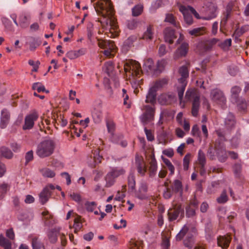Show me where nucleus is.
I'll use <instances>...</instances> for the list:
<instances>
[{
	"instance_id": "44",
	"label": "nucleus",
	"mask_w": 249,
	"mask_h": 249,
	"mask_svg": "<svg viewBox=\"0 0 249 249\" xmlns=\"http://www.w3.org/2000/svg\"><path fill=\"white\" fill-rule=\"evenodd\" d=\"M189 231V228L187 226L184 225L179 232L176 236L177 241H181L184 236L186 235Z\"/></svg>"
},
{
	"instance_id": "19",
	"label": "nucleus",
	"mask_w": 249,
	"mask_h": 249,
	"mask_svg": "<svg viewBox=\"0 0 249 249\" xmlns=\"http://www.w3.org/2000/svg\"><path fill=\"white\" fill-rule=\"evenodd\" d=\"M231 238L230 236H219L217 238V244L223 249H227L231 242Z\"/></svg>"
},
{
	"instance_id": "17",
	"label": "nucleus",
	"mask_w": 249,
	"mask_h": 249,
	"mask_svg": "<svg viewBox=\"0 0 249 249\" xmlns=\"http://www.w3.org/2000/svg\"><path fill=\"white\" fill-rule=\"evenodd\" d=\"M43 216L44 225L48 227H51L55 223V220L53 218L52 215L50 214L48 211H44L42 213Z\"/></svg>"
},
{
	"instance_id": "43",
	"label": "nucleus",
	"mask_w": 249,
	"mask_h": 249,
	"mask_svg": "<svg viewBox=\"0 0 249 249\" xmlns=\"http://www.w3.org/2000/svg\"><path fill=\"white\" fill-rule=\"evenodd\" d=\"M92 118L95 123H100L102 119V113L100 111L95 110L92 112Z\"/></svg>"
},
{
	"instance_id": "54",
	"label": "nucleus",
	"mask_w": 249,
	"mask_h": 249,
	"mask_svg": "<svg viewBox=\"0 0 249 249\" xmlns=\"http://www.w3.org/2000/svg\"><path fill=\"white\" fill-rule=\"evenodd\" d=\"M231 44V38L227 39L223 42L218 43V46L223 49H226L229 47Z\"/></svg>"
},
{
	"instance_id": "16",
	"label": "nucleus",
	"mask_w": 249,
	"mask_h": 249,
	"mask_svg": "<svg viewBox=\"0 0 249 249\" xmlns=\"http://www.w3.org/2000/svg\"><path fill=\"white\" fill-rule=\"evenodd\" d=\"M60 231V228H54L48 230L47 236L50 242L55 243L57 241V235Z\"/></svg>"
},
{
	"instance_id": "62",
	"label": "nucleus",
	"mask_w": 249,
	"mask_h": 249,
	"mask_svg": "<svg viewBox=\"0 0 249 249\" xmlns=\"http://www.w3.org/2000/svg\"><path fill=\"white\" fill-rule=\"evenodd\" d=\"M93 25L92 23L90 22L88 24V26H87V32H88L87 36H88V38L90 40L91 39V38L93 36Z\"/></svg>"
},
{
	"instance_id": "14",
	"label": "nucleus",
	"mask_w": 249,
	"mask_h": 249,
	"mask_svg": "<svg viewBox=\"0 0 249 249\" xmlns=\"http://www.w3.org/2000/svg\"><path fill=\"white\" fill-rule=\"evenodd\" d=\"M135 164L138 172L142 176H144L146 172V168L143 159L139 157L138 155H136L135 157Z\"/></svg>"
},
{
	"instance_id": "38",
	"label": "nucleus",
	"mask_w": 249,
	"mask_h": 249,
	"mask_svg": "<svg viewBox=\"0 0 249 249\" xmlns=\"http://www.w3.org/2000/svg\"><path fill=\"white\" fill-rule=\"evenodd\" d=\"M19 25L22 28H26L29 25L28 16L25 15H21L19 17Z\"/></svg>"
},
{
	"instance_id": "48",
	"label": "nucleus",
	"mask_w": 249,
	"mask_h": 249,
	"mask_svg": "<svg viewBox=\"0 0 249 249\" xmlns=\"http://www.w3.org/2000/svg\"><path fill=\"white\" fill-rule=\"evenodd\" d=\"M165 22H169L173 25L175 27H178V25L176 23L175 17L172 14H167L164 20Z\"/></svg>"
},
{
	"instance_id": "53",
	"label": "nucleus",
	"mask_w": 249,
	"mask_h": 249,
	"mask_svg": "<svg viewBox=\"0 0 249 249\" xmlns=\"http://www.w3.org/2000/svg\"><path fill=\"white\" fill-rule=\"evenodd\" d=\"M167 83V80L166 79H162L161 80L156 81L152 87L155 88L156 89L158 90L159 88L162 87Z\"/></svg>"
},
{
	"instance_id": "32",
	"label": "nucleus",
	"mask_w": 249,
	"mask_h": 249,
	"mask_svg": "<svg viewBox=\"0 0 249 249\" xmlns=\"http://www.w3.org/2000/svg\"><path fill=\"white\" fill-rule=\"evenodd\" d=\"M110 172L115 178H117L120 176L124 175L126 171L122 167H115L111 169Z\"/></svg>"
},
{
	"instance_id": "12",
	"label": "nucleus",
	"mask_w": 249,
	"mask_h": 249,
	"mask_svg": "<svg viewBox=\"0 0 249 249\" xmlns=\"http://www.w3.org/2000/svg\"><path fill=\"white\" fill-rule=\"evenodd\" d=\"M163 33L165 41L170 44H173L174 39L177 37L175 31L171 28L167 27L164 29Z\"/></svg>"
},
{
	"instance_id": "60",
	"label": "nucleus",
	"mask_w": 249,
	"mask_h": 249,
	"mask_svg": "<svg viewBox=\"0 0 249 249\" xmlns=\"http://www.w3.org/2000/svg\"><path fill=\"white\" fill-rule=\"evenodd\" d=\"M193 239L191 235H188L186 239L184 241V245L185 247L191 249L192 247Z\"/></svg>"
},
{
	"instance_id": "1",
	"label": "nucleus",
	"mask_w": 249,
	"mask_h": 249,
	"mask_svg": "<svg viewBox=\"0 0 249 249\" xmlns=\"http://www.w3.org/2000/svg\"><path fill=\"white\" fill-rule=\"evenodd\" d=\"M55 145V143L53 140H44L38 145L36 154L41 158L49 157L53 152Z\"/></svg>"
},
{
	"instance_id": "49",
	"label": "nucleus",
	"mask_w": 249,
	"mask_h": 249,
	"mask_svg": "<svg viewBox=\"0 0 249 249\" xmlns=\"http://www.w3.org/2000/svg\"><path fill=\"white\" fill-rule=\"evenodd\" d=\"M228 200V197L225 190H223L220 196L217 198L218 203L223 204L226 203Z\"/></svg>"
},
{
	"instance_id": "52",
	"label": "nucleus",
	"mask_w": 249,
	"mask_h": 249,
	"mask_svg": "<svg viewBox=\"0 0 249 249\" xmlns=\"http://www.w3.org/2000/svg\"><path fill=\"white\" fill-rule=\"evenodd\" d=\"M242 170V166L240 164L236 163L233 166V172L234 176L237 178H239Z\"/></svg>"
},
{
	"instance_id": "45",
	"label": "nucleus",
	"mask_w": 249,
	"mask_h": 249,
	"mask_svg": "<svg viewBox=\"0 0 249 249\" xmlns=\"http://www.w3.org/2000/svg\"><path fill=\"white\" fill-rule=\"evenodd\" d=\"M192 158V155L190 153H187L184 157L183 160V169L187 171L189 169L190 160Z\"/></svg>"
},
{
	"instance_id": "30",
	"label": "nucleus",
	"mask_w": 249,
	"mask_h": 249,
	"mask_svg": "<svg viewBox=\"0 0 249 249\" xmlns=\"http://www.w3.org/2000/svg\"><path fill=\"white\" fill-rule=\"evenodd\" d=\"M232 10V6L230 4H228L226 6V11L224 13V17L221 22H224L225 24L227 23L229 18L231 17Z\"/></svg>"
},
{
	"instance_id": "28",
	"label": "nucleus",
	"mask_w": 249,
	"mask_h": 249,
	"mask_svg": "<svg viewBox=\"0 0 249 249\" xmlns=\"http://www.w3.org/2000/svg\"><path fill=\"white\" fill-rule=\"evenodd\" d=\"M0 153L3 157L6 159H10L13 157V153L11 150L5 146L0 148Z\"/></svg>"
},
{
	"instance_id": "27",
	"label": "nucleus",
	"mask_w": 249,
	"mask_h": 249,
	"mask_svg": "<svg viewBox=\"0 0 249 249\" xmlns=\"http://www.w3.org/2000/svg\"><path fill=\"white\" fill-rule=\"evenodd\" d=\"M200 106L199 97H196L193 100L192 113L194 116H196L198 114Z\"/></svg>"
},
{
	"instance_id": "34",
	"label": "nucleus",
	"mask_w": 249,
	"mask_h": 249,
	"mask_svg": "<svg viewBox=\"0 0 249 249\" xmlns=\"http://www.w3.org/2000/svg\"><path fill=\"white\" fill-rule=\"evenodd\" d=\"M115 178L110 172H108L105 177V180L106 181V186L107 187H110L112 186L115 182Z\"/></svg>"
},
{
	"instance_id": "26",
	"label": "nucleus",
	"mask_w": 249,
	"mask_h": 249,
	"mask_svg": "<svg viewBox=\"0 0 249 249\" xmlns=\"http://www.w3.org/2000/svg\"><path fill=\"white\" fill-rule=\"evenodd\" d=\"M206 32V28L204 27L196 28L189 31L190 35L195 36L203 35L205 34Z\"/></svg>"
},
{
	"instance_id": "3",
	"label": "nucleus",
	"mask_w": 249,
	"mask_h": 249,
	"mask_svg": "<svg viewBox=\"0 0 249 249\" xmlns=\"http://www.w3.org/2000/svg\"><path fill=\"white\" fill-rule=\"evenodd\" d=\"M142 109L144 111L140 117V120L142 124L145 125L154 120L155 107L150 105H144Z\"/></svg>"
},
{
	"instance_id": "7",
	"label": "nucleus",
	"mask_w": 249,
	"mask_h": 249,
	"mask_svg": "<svg viewBox=\"0 0 249 249\" xmlns=\"http://www.w3.org/2000/svg\"><path fill=\"white\" fill-rule=\"evenodd\" d=\"M39 115L36 111H33L27 115L24 119V124L22 126L23 130H30L32 129L35 124V121L37 120Z\"/></svg>"
},
{
	"instance_id": "22",
	"label": "nucleus",
	"mask_w": 249,
	"mask_h": 249,
	"mask_svg": "<svg viewBox=\"0 0 249 249\" xmlns=\"http://www.w3.org/2000/svg\"><path fill=\"white\" fill-rule=\"evenodd\" d=\"M227 151L225 149L220 148L216 149V155L219 161L224 162L228 158Z\"/></svg>"
},
{
	"instance_id": "10",
	"label": "nucleus",
	"mask_w": 249,
	"mask_h": 249,
	"mask_svg": "<svg viewBox=\"0 0 249 249\" xmlns=\"http://www.w3.org/2000/svg\"><path fill=\"white\" fill-rule=\"evenodd\" d=\"M175 100V95L172 92L161 94L159 96L158 99V102L161 105H171Z\"/></svg>"
},
{
	"instance_id": "57",
	"label": "nucleus",
	"mask_w": 249,
	"mask_h": 249,
	"mask_svg": "<svg viewBox=\"0 0 249 249\" xmlns=\"http://www.w3.org/2000/svg\"><path fill=\"white\" fill-rule=\"evenodd\" d=\"M138 22L135 19H131L127 21V26L130 30H133L138 26Z\"/></svg>"
},
{
	"instance_id": "20",
	"label": "nucleus",
	"mask_w": 249,
	"mask_h": 249,
	"mask_svg": "<svg viewBox=\"0 0 249 249\" xmlns=\"http://www.w3.org/2000/svg\"><path fill=\"white\" fill-rule=\"evenodd\" d=\"M27 39L28 42L27 43L29 45L30 50L31 51L35 50V49L41 44V41L38 38L30 36Z\"/></svg>"
},
{
	"instance_id": "6",
	"label": "nucleus",
	"mask_w": 249,
	"mask_h": 249,
	"mask_svg": "<svg viewBox=\"0 0 249 249\" xmlns=\"http://www.w3.org/2000/svg\"><path fill=\"white\" fill-rule=\"evenodd\" d=\"M167 215L169 221H173L178 217L181 219L184 216V208L181 205H176L168 210Z\"/></svg>"
},
{
	"instance_id": "29",
	"label": "nucleus",
	"mask_w": 249,
	"mask_h": 249,
	"mask_svg": "<svg viewBox=\"0 0 249 249\" xmlns=\"http://www.w3.org/2000/svg\"><path fill=\"white\" fill-rule=\"evenodd\" d=\"M233 103L237 104L238 108L240 111H245L246 110L247 108V103L245 99L240 98L238 99L237 102H233Z\"/></svg>"
},
{
	"instance_id": "59",
	"label": "nucleus",
	"mask_w": 249,
	"mask_h": 249,
	"mask_svg": "<svg viewBox=\"0 0 249 249\" xmlns=\"http://www.w3.org/2000/svg\"><path fill=\"white\" fill-rule=\"evenodd\" d=\"M93 154V160L96 163H100L101 162L103 159L102 156L99 155V151L98 150H95Z\"/></svg>"
},
{
	"instance_id": "31",
	"label": "nucleus",
	"mask_w": 249,
	"mask_h": 249,
	"mask_svg": "<svg viewBox=\"0 0 249 249\" xmlns=\"http://www.w3.org/2000/svg\"><path fill=\"white\" fill-rule=\"evenodd\" d=\"M0 246L4 249H11V242L3 235H0Z\"/></svg>"
},
{
	"instance_id": "21",
	"label": "nucleus",
	"mask_w": 249,
	"mask_h": 249,
	"mask_svg": "<svg viewBox=\"0 0 249 249\" xmlns=\"http://www.w3.org/2000/svg\"><path fill=\"white\" fill-rule=\"evenodd\" d=\"M151 160L150 161L149 176L153 177L155 175L157 169V161L154 154L150 155Z\"/></svg>"
},
{
	"instance_id": "8",
	"label": "nucleus",
	"mask_w": 249,
	"mask_h": 249,
	"mask_svg": "<svg viewBox=\"0 0 249 249\" xmlns=\"http://www.w3.org/2000/svg\"><path fill=\"white\" fill-rule=\"evenodd\" d=\"M236 123L235 115L233 113L229 112L224 118V126L227 131H231L235 128Z\"/></svg>"
},
{
	"instance_id": "50",
	"label": "nucleus",
	"mask_w": 249,
	"mask_h": 249,
	"mask_svg": "<svg viewBox=\"0 0 249 249\" xmlns=\"http://www.w3.org/2000/svg\"><path fill=\"white\" fill-rule=\"evenodd\" d=\"M154 65V62L152 59L148 58L144 60L143 67L147 71L152 70Z\"/></svg>"
},
{
	"instance_id": "4",
	"label": "nucleus",
	"mask_w": 249,
	"mask_h": 249,
	"mask_svg": "<svg viewBox=\"0 0 249 249\" xmlns=\"http://www.w3.org/2000/svg\"><path fill=\"white\" fill-rule=\"evenodd\" d=\"M212 100L219 104L223 108L226 107V98L223 92L218 89H215L211 90L210 93Z\"/></svg>"
},
{
	"instance_id": "23",
	"label": "nucleus",
	"mask_w": 249,
	"mask_h": 249,
	"mask_svg": "<svg viewBox=\"0 0 249 249\" xmlns=\"http://www.w3.org/2000/svg\"><path fill=\"white\" fill-rule=\"evenodd\" d=\"M241 90V89L237 86H235L231 89V100L232 102H237L239 98V94Z\"/></svg>"
},
{
	"instance_id": "18",
	"label": "nucleus",
	"mask_w": 249,
	"mask_h": 249,
	"mask_svg": "<svg viewBox=\"0 0 249 249\" xmlns=\"http://www.w3.org/2000/svg\"><path fill=\"white\" fill-rule=\"evenodd\" d=\"M86 50L81 48L77 51L71 50L67 53L66 55L70 59H74L85 54Z\"/></svg>"
},
{
	"instance_id": "61",
	"label": "nucleus",
	"mask_w": 249,
	"mask_h": 249,
	"mask_svg": "<svg viewBox=\"0 0 249 249\" xmlns=\"http://www.w3.org/2000/svg\"><path fill=\"white\" fill-rule=\"evenodd\" d=\"M106 44V47L105 49L110 50L111 51L114 52L116 49V46L114 44V43L112 41L110 40H107L106 43H105Z\"/></svg>"
},
{
	"instance_id": "55",
	"label": "nucleus",
	"mask_w": 249,
	"mask_h": 249,
	"mask_svg": "<svg viewBox=\"0 0 249 249\" xmlns=\"http://www.w3.org/2000/svg\"><path fill=\"white\" fill-rule=\"evenodd\" d=\"M85 207L86 210L89 212H92L96 207V204L95 202H86Z\"/></svg>"
},
{
	"instance_id": "5",
	"label": "nucleus",
	"mask_w": 249,
	"mask_h": 249,
	"mask_svg": "<svg viewBox=\"0 0 249 249\" xmlns=\"http://www.w3.org/2000/svg\"><path fill=\"white\" fill-rule=\"evenodd\" d=\"M125 72L130 73V75H141L142 70L140 64L135 60H130L124 66Z\"/></svg>"
},
{
	"instance_id": "41",
	"label": "nucleus",
	"mask_w": 249,
	"mask_h": 249,
	"mask_svg": "<svg viewBox=\"0 0 249 249\" xmlns=\"http://www.w3.org/2000/svg\"><path fill=\"white\" fill-rule=\"evenodd\" d=\"M153 29L151 25H149L147 27L146 31L143 33L142 36V39L146 40H151L153 38Z\"/></svg>"
},
{
	"instance_id": "13",
	"label": "nucleus",
	"mask_w": 249,
	"mask_h": 249,
	"mask_svg": "<svg viewBox=\"0 0 249 249\" xmlns=\"http://www.w3.org/2000/svg\"><path fill=\"white\" fill-rule=\"evenodd\" d=\"M10 120V113L6 109H3L1 111L0 127L5 128L9 124Z\"/></svg>"
},
{
	"instance_id": "40",
	"label": "nucleus",
	"mask_w": 249,
	"mask_h": 249,
	"mask_svg": "<svg viewBox=\"0 0 249 249\" xmlns=\"http://www.w3.org/2000/svg\"><path fill=\"white\" fill-rule=\"evenodd\" d=\"M143 7L141 4L135 5L132 9V15L133 17H137L140 16L143 11Z\"/></svg>"
},
{
	"instance_id": "25",
	"label": "nucleus",
	"mask_w": 249,
	"mask_h": 249,
	"mask_svg": "<svg viewBox=\"0 0 249 249\" xmlns=\"http://www.w3.org/2000/svg\"><path fill=\"white\" fill-rule=\"evenodd\" d=\"M173 192L178 193H179L180 196L182 195L183 192L182 184L181 181L178 179H175L172 185Z\"/></svg>"
},
{
	"instance_id": "15",
	"label": "nucleus",
	"mask_w": 249,
	"mask_h": 249,
	"mask_svg": "<svg viewBox=\"0 0 249 249\" xmlns=\"http://www.w3.org/2000/svg\"><path fill=\"white\" fill-rule=\"evenodd\" d=\"M157 91L155 88L151 87L146 96L145 102L151 104L152 107H155L156 103Z\"/></svg>"
},
{
	"instance_id": "24",
	"label": "nucleus",
	"mask_w": 249,
	"mask_h": 249,
	"mask_svg": "<svg viewBox=\"0 0 249 249\" xmlns=\"http://www.w3.org/2000/svg\"><path fill=\"white\" fill-rule=\"evenodd\" d=\"M140 75H130L129 80L132 86L135 89H138V87L142 84V79H140Z\"/></svg>"
},
{
	"instance_id": "33",
	"label": "nucleus",
	"mask_w": 249,
	"mask_h": 249,
	"mask_svg": "<svg viewBox=\"0 0 249 249\" xmlns=\"http://www.w3.org/2000/svg\"><path fill=\"white\" fill-rule=\"evenodd\" d=\"M32 89L33 90H36L38 92H45L49 93V91L46 89L44 86L40 82H36L33 84Z\"/></svg>"
},
{
	"instance_id": "64",
	"label": "nucleus",
	"mask_w": 249,
	"mask_h": 249,
	"mask_svg": "<svg viewBox=\"0 0 249 249\" xmlns=\"http://www.w3.org/2000/svg\"><path fill=\"white\" fill-rule=\"evenodd\" d=\"M32 245L33 249H40L41 248L40 243L37 238H35L33 239Z\"/></svg>"
},
{
	"instance_id": "11",
	"label": "nucleus",
	"mask_w": 249,
	"mask_h": 249,
	"mask_svg": "<svg viewBox=\"0 0 249 249\" xmlns=\"http://www.w3.org/2000/svg\"><path fill=\"white\" fill-rule=\"evenodd\" d=\"M188 43L186 42L182 43L174 53L173 56L174 59L177 60L179 58L185 57L188 53Z\"/></svg>"
},
{
	"instance_id": "37",
	"label": "nucleus",
	"mask_w": 249,
	"mask_h": 249,
	"mask_svg": "<svg viewBox=\"0 0 249 249\" xmlns=\"http://www.w3.org/2000/svg\"><path fill=\"white\" fill-rule=\"evenodd\" d=\"M42 176L46 178H53L55 176V173L49 168H44L39 170Z\"/></svg>"
},
{
	"instance_id": "58",
	"label": "nucleus",
	"mask_w": 249,
	"mask_h": 249,
	"mask_svg": "<svg viewBox=\"0 0 249 249\" xmlns=\"http://www.w3.org/2000/svg\"><path fill=\"white\" fill-rule=\"evenodd\" d=\"M105 65L106 68V72L109 75L114 69L113 63L111 61H108L105 63Z\"/></svg>"
},
{
	"instance_id": "51",
	"label": "nucleus",
	"mask_w": 249,
	"mask_h": 249,
	"mask_svg": "<svg viewBox=\"0 0 249 249\" xmlns=\"http://www.w3.org/2000/svg\"><path fill=\"white\" fill-rule=\"evenodd\" d=\"M1 21L5 27L9 31H13V28L11 26V23L10 20L6 17H2L1 18Z\"/></svg>"
},
{
	"instance_id": "36",
	"label": "nucleus",
	"mask_w": 249,
	"mask_h": 249,
	"mask_svg": "<svg viewBox=\"0 0 249 249\" xmlns=\"http://www.w3.org/2000/svg\"><path fill=\"white\" fill-rule=\"evenodd\" d=\"M219 41V39L215 38L207 40L204 44L205 50L206 51L211 50L215 44Z\"/></svg>"
},
{
	"instance_id": "47",
	"label": "nucleus",
	"mask_w": 249,
	"mask_h": 249,
	"mask_svg": "<svg viewBox=\"0 0 249 249\" xmlns=\"http://www.w3.org/2000/svg\"><path fill=\"white\" fill-rule=\"evenodd\" d=\"M196 97H199L196 95V93L195 90L190 89L186 91L185 94V98L187 100H190L192 99H193L194 100Z\"/></svg>"
},
{
	"instance_id": "9",
	"label": "nucleus",
	"mask_w": 249,
	"mask_h": 249,
	"mask_svg": "<svg viewBox=\"0 0 249 249\" xmlns=\"http://www.w3.org/2000/svg\"><path fill=\"white\" fill-rule=\"evenodd\" d=\"M55 189V186L52 184L46 186L39 194V200L42 205L45 204L52 195V191Z\"/></svg>"
},
{
	"instance_id": "2",
	"label": "nucleus",
	"mask_w": 249,
	"mask_h": 249,
	"mask_svg": "<svg viewBox=\"0 0 249 249\" xmlns=\"http://www.w3.org/2000/svg\"><path fill=\"white\" fill-rule=\"evenodd\" d=\"M178 72L180 77L178 79V82L180 85L178 87V92L179 99L181 102L187 85L186 80L189 76V71L186 66H182L179 69Z\"/></svg>"
},
{
	"instance_id": "42",
	"label": "nucleus",
	"mask_w": 249,
	"mask_h": 249,
	"mask_svg": "<svg viewBox=\"0 0 249 249\" xmlns=\"http://www.w3.org/2000/svg\"><path fill=\"white\" fill-rule=\"evenodd\" d=\"M197 160L199 165H202V167L204 165H206V159L205 153L201 150H199L198 153Z\"/></svg>"
},
{
	"instance_id": "35",
	"label": "nucleus",
	"mask_w": 249,
	"mask_h": 249,
	"mask_svg": "<svg viewBox=\"0 0 249 249\" xmlns=\"http://www.w3.org/2000/svg\"><path fill=\"white\" fill-rule=\"evenodd\" d=\"M249 30V26L248 25L243 26L241 28H238L235 31L233 36H235V38H237Z\"/></svg>"
},
{
	"instance_id": "63",
	"label": "nucleus",
	"mask_w": 249,
	"mask_h": 249,
	"mask_svg": "<svg viewBox=\"0 0 249 249\" xmlns=\"http://www.w3.org/2000/svg\"><path fill=\"white\" fill-rule=\"evenodd\" d=\"M28 64L30 65L33 66V69L32 70V71L36 72L37 71L39 65H40V62L39 61H37L36 63H35V62L33 60L30 59L28 61Z\"/></svg>"
},
{
	"instance_id": "46",
	"label": "nucleus",
	"mask_w": 249,
	"mask_h": 249,
	"mask_svg": "<svg viewBox=\"0 0 249 249\" xmlns=\"http://www.w3.org/2000/svg\"><path fill=\"white\" fill-rule=\"evenodd\" d=\"M240 134H236L231 138V142L232 148H236L238 147L240 141Z\"/></svg>"
},
{
	"instance_id": "56",
	"label": "nucleus",
	"mask_w": 249,
	"mask_h": 249,
	"mask_svg": "<svg viewBox=\"0 0 249 249\" xmlns=\"http://www.w3.org/2000/svg\"><path fill=\"white\" fill-rule=\"evenodd\" d=\"M168 135L169 133L167 132L162 130L160 135V138L161 140L160 142L163 143L164 144H166L167 143Z\"/></svg>"
},
{
	"instance_id": "39",
	"label": "nucleus",
	"mask_w": 249,
	"mask_h": 249,
	"mask_svg": "<svg viewBox=\"0 0 249 249\" xmlns=\"http://www.w3.org/2000/svg\"><path fill=\"white\" fill-rule=\"evenodd\" d=\"M127 183L128 187L133 190L135 189L136 181L134 174L130 173L127 178Z\"/></svg>"
}]
</instances>
